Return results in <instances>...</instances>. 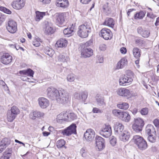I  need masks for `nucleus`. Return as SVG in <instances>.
<instances>
[{"instance_id":"obj_1","label":"nucleus","mask_w":159,"mask_h":159,"mask_svg":"<svg viewBox=\"0 0 159 159\" xmlns=\"http://www.w3.org/2000/svg\"><path fill=\"white\" fill-rule=\"evenodd\" d=\"M92 31L91 25L90 23L85 22L80 25L78 31V35L81 38L87 37Z\"/></svg>"},{"instance_id":"obj_2","label":"nucleus","mask_w":159,"mask_h":159,"mask_svg":"<svg viewBox=\"0 0 159 159\" xmlns=\"http://www.w3.org/2000/svg\"><path fill=\"white\" fill-rule=\"evenodd\" d=\"M134 143L138 147L139 149L143 151L146 149L148 145L146 141L139 135H135L134 136L132 139Z\"/></svg>"},{"instance_id":"obj_3","label":"nucleus","mask_w":159,"mask_h":159,"mask_svg":"<svg viewBox=\"0 0 159 159\" xmlns=\"http://www.w3.org/2000/svg\"><path fill=\"white\" fill-rule=\"evenodd\" d=\"M69 95L67 92L63 89L60 90L59 94L56 99L57 102L61 104H66L69 101Z\"/></svg>"},{"instance_id":"obj_4","label":"nucleus","mask_w":159,"mask_h":159,"mask_svg":"<svg viewBox=\"0 0 159 159\" xmlns=\"http://www.w3.org/2000/svg\"><path fill=\"white\" fill-rule=\"evenodd\" d=\"M130 75L127 74L121 76L119 80V84L120 85L125 86L126 84H130L133 80L132 79L133 73L130 71Z\"/></svg>"},{"instance_id":"obj_5","label":"nucleus","mask_w":159,"mask_h":159,"mask_svg":"<svg viewBox=\"0 0 159 159\" xmlns=\"http://www.w3.org/2000/svg\"><path fill=\"white\" fill-rule=\"evenodd\" d=\"M144 124V121L142 119L139 118H135L132 125L133 129L136 132H140L142 130Z\"/></svg>"},{"instance_id":"obj_6","label":"nucleus","mask_w":159,"mask_h":159,"mask_svg":"<svg viewBox=\"0 0 159 159\" xmlns=\"http://www.w3.org/2000/svg\"><path fill=\"white\" fill-rule=\"evenodd\" d=\"M6 27L7 30L11 33H15L17 30V23L12 20H10L7 22Z\"/></svg>"},{"instance_id":"obj_7","label":"nucleus","mask_w":159,"mask_h":159,"mask_svg":"<svg viewBox=\"0 0 159 159\" xmlns=\"http://www.w3.org/2000/svg\"><path fill=\"white\" fill-rule=\"evenodd\" d=\"M47 95L49 98L52 100L56 99L59 94L60 90H57L56 88L52 87H48L47 89Z\"/></svg>"},{"instance_id":"obj_8","label":"nucleus","mask_w":159,"mask_h":159,"mask_svg":"<svg viewBox=\"0 0 159 159\" xmlns=\"http://www.w3.org/2000/svg\"><path fill=\"white\" fill-rule=\"evenodd\" d=\"M76 126L74 123L72 124L69 126L64 129L62 131V133L64 135L69 136L72 134L76 133Z\"/></svg>"},{"instance_id":"obj_9","label":"nucleus","mask_w":159,"mask_h":159,"mask_svg":"<svg viewBox=\"0 0 159 159\" xmlns=\"http://www.w3.org/2000/svg\"><path fill=\"white\" fill-rule=\"evenodd\" d=\"M99 35L105 40L111 39L112 37V34L110 30L107 28L102 29Z\"/></svg>"},{"instance_id":"obj_10","label":"nucleus","mask_w":159,"mask_h":159,"mask_svg":"<svg viewBox=\"0 0 159 159\" xmlns=\"http://www.w3.org/2000/svg\"><path fill=\"white\" fill-rule=\"evenodd\" d=\"M100 134L103 137L108 138L112 134L111 128L110 125H106L103 127L99 131Z\"/></svg>"},{"instance_id":"obj_11","label":"nucleus","mask_w":159,"mask_h":159,"mask_svg":"<svg viewBox=\"0 0 159 159\" xmlns=\"http://www.w3.org/2000/svg\"><path fill=\"white\" fill-rule=\"evenodd\" d=\"M12 57L7 53H1L0 54V61L3 64L5 65L9 64L11 62Z\"/></svg>"},{"instance_id":"obj_12","label":"nucleus","mask_w":159,"mask_h":159,"mask_svg":"<svg viewBox=\"0 0 159 159\" xmlns=\"http://www.w3.org/2000/svg\"><path fill=\"white\" fill-rule=\"evenodd\" d=\"M96 148L98 151L102 150L105 147V141L104 139L101 137H96L95 139Z\"/></svg>"},{"instance_id":"obj_13","label":"nucleus","mask_w":159,"mask_h":159,"mask_svg":"<svg viewBox=\"0 0 159 159\" xmlns=\"http://www.w3.org/2000/svg\"><path fill=\"white\" fill-rule=\"evenodd\" d=\"M116 93L120 96L126 97L127 98L130 97L131 96L130 90L125 88L118 89L116 91Z\"/></svg>"},{"instance_id":"obj_14","label":"nucleus","mask_w":159,"mask_h":159,"mask_svg":"<svg viewBox=\"0 0 159 159\" xmlns=\"http://www.w3.org/2000/svg\"><path fill=\"white\" fill-rule=\"evenodd\" d=\"M95 135V132L91 129H87L84 134V136L87 141H91L93 140Z\"/></svg>"},{"instance_id":"obj_15","label":"nucleus","mask_w":159,"mask_h":159,"mask_svg":"<svg viewBox=\"0 0 159 159\" xmlns=\"http://www.w3.org/2000/svg\"><path fill=\"white\" fill-rule=\"evenodd\" d=\"M63 13H57L54 15V18L56 24L57 25H61L64 22L65 18Z\"/></svg>"},{"instance_id":"obj_16","label":"nucleus","mask_w":159,"mask_h":159,"mask_svg":"<svg viewBox=\"0 0 159 159\" xmlns=\"http://www.w3.org/2000/svg\"><path fill=\"white\" fill-rule=\"evenodd\" d=\"M39 105L41 108L45 109L49 105V102L47 98L44 97H40L38 98Z\"/></svg>"},{"instance_id":"obj_17","label":"nucleus","mask_w":159,"mask_h":159,"mask_svg":"<svg viewBox=\"0 0 159 159\" xmlns=\"http://www.w3.org/2000/svg\"><path fill=\"white\" fill-rule=\"evenodd\" d=\"M93 50L90 48L84 47L81 51V57L86 58L89 57L93 55Z\"/></svg>"},{"instance_id":"obj_18","label":"nucleus","mask_w":159,"mask_h":159,"mask_svg":"<svg viewBox=\"0 0 159 159\" xmlns=\"http://www.w3.org/2000/svg\"><path fill=\"white\" fill-rule=\"evenodd\" d=\"M25 4L24 0H15L12 3V6L16 9H20L23 7Z\"/></svg>"},{"instance_id":"obj_19","label":"nucleus","mask_w":159,"mask_h":159,"mask_svg":"<svg viewBox=\"0 0 159 159\" xmlns=\"http://www.w3.org/2000/svg\"><path fill=\"white\" fill-rule=\"evenodd\" d=\"M119 135L120 139L123 142H126L129 140L130 134L128 130H124Z\"/></svg>"},{"instance_id":"obj_20","label":"nucleus","mask_w":159,"mask_h":159,"mask_svg":"<svg viewBox=\"0 0 159 159\" xmlns=\"http://www.w3.org/2000/svg\"><path fill=\"white\" fill-rule=\"evenodd\" d=\"M137 30L138 34L144 38H148L149 35V31L146 29H143L142 27L138 28Z\"/></svg>"},{"instance_id":"obj_21","label":"nucleus","mask_w":159,"mask_h":159,"mask_svg":"<svg viewBox=\"0 0 159 159\" xmlns=\"http://www.w3.org/2000/svg\"><path fill=\"white\" fill-rule=\"evenodd\" d=\"M55 4L57 7L65 8L68 6L69 2L68 0H57Z\"/></svg>"},{"instance_id":"obj_22","label":"nucleus","mask_w":159,"mask_h":159,"mask_svg":"<svg viewBox=\"0 0 159 159\" xmlns=\"http://www.w3.org/2000/svg\"><path fill=\"white\" fill-rule=\"evenodd\" d=\"M124 126L120 123L117 122L114 125L115 133L119 134L124 130Z\"/></svg>"},{"instance_id":"obj_23","label":"nucleus","mask_w":159,"mask_h":159,"mask_svg":"<svg viewBox=\"0 0 159 159\" xmlns=\"http://www.w3.org/2000/svg\"><path fill=\"white\" fill-rule=\"evenodd\" d=\"M127 64V59L125 58H123L118 62L116 69H119L122 68Z\"/></svg>"},{"instance_id":"obj_24","label":"nucleus","mask_w":159,"mask_h":159,"mask_svg":"<svg viewBox=\"0 0 159 159\" xmlns=\"http://www.w3.org/2000/svg\"><path fill=\"white\" fill-rule=\"evenodd\" d=\"M44 113L41 111H36L30 114V117L33 119H35L36 118H39L43 117Z\"/></svg>"},{"instance_id":"obj_25","label":"nucleus","mask_w":159,"mask_h":159,"mask_svg":"<svg viewBox=\"0 0 159 159\" xmlns=\"http://www.w3.org/2000/svg\"><path fill=\"white\" fill-rule=\"evenodd\" d=\"M67 41L65 39L61 38L57 42L56 46L58 48L65 47L67 45Z\"/></svg>"},{"instance_id":"obj_26","label":"nucleus","mask_w":159,"mask_h":159,"mask_svg":"<svg viewBox=\"0 0 159 159\" xmlns=\"http://www.w3.org/2000/svg\"><path fill=\"white\" fill-rule=\"evenodd\" d=\"M96 100L97 104L99 106H105L106 103L104 102V99L100 95L97 94L95 97Z\"/></svg>"},{"instance_id":"obj_27","label":"nucleus","mask_w":159,"mask_h":159,"mask_svg":"<svg viewBox=\"0 0 159 159\" xmlns=\"http://www.w3.org/2000/svg\"><path fill=\"white\" fill-rule=\"evenodd\" d=\"M66 113H61L58 115L56 118L57 121L58 123H61L63 121H68V119H66Z\"/></svg>"},{"instance_id":"obj_28","label":"nucleus","mask_w":159,"mask_h":159,"mask_svg":"<svg viewBox=\"0 0 159 159\" xmlns=\"http://www.w3.org/2000/svg\"><path fill=\"white\" fill-rule=\"evenodd\" d=\"M115 24V21L112 18L107 17L106 18L105 21L104 22L103 25L113 28Z\"/></svg>"},{"instance_id":"obj_29","label":"nucleus","mask_w":159,"mask_h":159,"mask_svg":"<svg viewBox=\"0 0 159 159\" xmlns=\"http://www.w3.org/2000/svg\"><path fill=\"white\" fill-rule=\"evenodd\" d=\"M120 114V118L125 122H129L130 119V116L129 113L126 112H122Z\"/></svg>"},{"instance_id":"obj_30","label":"nucleus","mask_w":159,"mask_h":159,"mask_svg":"<svg viewBox=\"0 0 159 159\" xmlns=\"http://www.w3.org/2000/svg\"><path fill=\"white\" fill-rule=\"evenodd\" d=\"M146 132L148 135L154 134L156 133L153 126L151 125H148L146 128Z\"/></svg>"},{"instance_id":"obj_31","label":"nucleus","mask_w":159,"mask_h":159,"mask_svg":"<svg viewBox=\"0 0 159 159\" xmlns=\"http://www.w3.org/2000/svg\"><path fill=\"white\" fill-rule=\"evenodd\" d=\"M19 73L21 75L23 74L33 77V75L34 74V72L31 69H28L27 70L20 71H19Z\"/></svg>"},{"instance_id":"obj_32","label":"nucleus","mask_w":159,"mask_h":159,"mask_svg":"<svg viewBox=\"0 0 159 159\" xmlns=\"http://www.w3.org/2000/svg\"><path fill=\"white\" fill-rule=\"evenodd\" d=\"M7 141V139L4 138L0 142V153L2 152L6 148L7 145H8Z\"/></svg>"},{"instance_id":"obj_33","label":"nucleus","mask_w":159,"mask_h":159,"mask_svg":"<svg viewBox=\"0 0 159 159\" xmlns=\"http://www.w3.org/2000/svg\"><path fill=\"white\" fill-rule=\"evenodd\" d=\"M36 16L35 20L36 21H39L42 19L43 16L46 15L45 12H41L39 11H36L35 12Z\"/></svg>"},{"instance_id":"obj_34","label":"nucleus","mask_w":159,"mask_h":159,"mask_svg":"<svg viewBox=\"0 0 159 159\" xmlns=\"http://www.w3.org/2000/svg\"><path fill=\"white\" fill-rule=\"evenodd\" d=\"M141 50L137 47L134 48L133 49L134 56L136 58H139L141 56Z\"/></svg>"},{"instance_id":"obj_35","label":"nucleus","mask_w":159,"mask_h":159,"mask_svg":"<svg viewBox=\"0 0 159 159\" xmlns=\"http://www.w3.org/2000/svg\"><path fill=\"white\" fill-rule=\"evenodd\" d=\"M135 43L138 46L141 48H143L146 45L145 41L141 38L136 39L135 40Z\"/></svg>"},{"instance_id":"obj_36","label":"nucleus","mask_w":159,"mask_h":159,"mask_svg":"<svg viewBox=\"0 0 159 159\" xmlns=\"http://www.w3.org/2000/svg\"><path fill=\"white\" fill-rule=\"evenodd\" d=\"M117 107L119 108L126 110L129 107V105L127 102H120L117 105Z\"/></svg>"},{"instance_id":"obj_37","label":"nucleus","mask_w":159,"mask_h":159,"mask_svg":"<svg viewBox=\"0 0 159 159\" xmlns=\"http://www.w3.org/2000/svg\"><path fill=\"white\" fill-rule=\"evenodd\" d=\"M44 52L50 57H52L54 54V52L52 48H50L48 47H45L44 50Z\"/></svg>"},{"instance_id":"obj_38","label":"nucleus","mask_w":159,"mask_h":159,"mask_svg":"<svg viewBox=\"0 0 159 159\" xmlns=\"http://www.w3.org/2000/svg\"><path fill=\"white\" fill-rule=\"evenodd\" d=\"M43 42L42 40L38 37L35 38L34 39L33 41L32 44L34 46L38 47L40 45V43Z\"/></svg>"},{"instance_id":"obj_39","label":"nucleus","mask_w":159,"mask_h":159,"mask_svg":"<svg viewBox=\"0 0 159 159\" xmlns=\"http://www.w3.org/2000/svg\"><path fill=\"white\" fill-rule=\"evenodd\" d=\"M73 29H74L72 27L65 29L63 30V33L67 36L69 37L71 36L72 33L73 32Z\"/></svg>"},{"instance_id":"obj_40","label":"nucleus","mask_w":159,"mask_h":159,"mask_svg":"<svg viewBox=\"0 0 159 159\" xmlns=\"http://www.w3.org/2000/svg\"><path fill=\"white\" fill-rule=\"evenodd\" d=\"M66 119H68L67 121L74 120L77 118L76 115L74 113H70L68 114L66 113Z\"/></svg>"},{"instance_id":"obj_41","label":"nucleus","mask_w":159,"mask_h":159,"mask_svg":"<svg viewBox=\"0 0 159 159\" xmlns=\"http://www.w3.org/2000/svg\"><path fill=\"white\" fill-rule=\"evenodd\" d=\"M16 116L14 114L12 113L9 111H8L7 113V120L9 122H12L16 118Z\"/></svg>"},{"instance_id":"obj_42","label":"nucleus","mask_w":159,"mask_h":159,"mask_svg":"<svg viewBox=\"0 0 159 159\" xmlns=\"http://www.w3.org/2000/svg\"><path fill=\"white\" fill-rule=\"evenodd\" d=\"M65 141L63 139H61L58 141L57 142V147L58 148H61L64 147L66 148V147L65 146Z\"/></svg>"},{"instance_id":"obj_43","label":"nucleus","mask_w":159,"mask_h":159,"mask_svg":"<svg viewBox=\"0 0 159 159\" xmlns=\"http://www.w3.org/2000/svg\"><path fill=\"white\" fill-rule=\"evenodd\" d=\"M145 13L143 11H140L139 12L137 13L134 15V18L135 19H142L144 16Z\"/></svg>"},{"instance_id":"obj_44","label":"nucleus","mask_w":159,"mask_h":159,"mask_svg":"<svg viewBox=\"0 0 159 159\" xmlns=\"http://www.w3.org/2000/svg\"><path fill=\"white\" fill-rule=\"evenodd\" d=\"M69 60V58L64 55H60L58 57V61L61 62H66Z\"/></svg>"},{"instance_id":"obj_45","label":"nucleus","mask_w":159,"mask_h":159,"mask_svg":"<svg viewBox=\"0 0 159 159\" xmlns=\"http://www.w3.org/2000/svg\"><path fill=\"white\" fill-rule=\"evenodd\" d=\"M12 113L14 114L16 116L20 113V111L18 108L16 106H13L11 107V109L9 110Z\"/></svg>"},{"instance_id":"obj_46","label":"nucleus","mask_w":159,"mask_h":159,"mask_svg":"<svg viewBox=\"0 0 159 159\" xmlns=\"http://www.w3.org/2000/svg\"><path fill=\"white\" fill-rule=\"evenodd\" d=\"M88 93L86 91H84L80 93L81 100L84 102L88 97Z\"/></svg>"},{"instance_id":"obj_47","label":"nucleus","mask_w":159,"mask_h":159,"mask_svg":"<svg viewBox=\"0 0 159 159\" xmlns=\"http://www.w3.org/2000/svg\"><path fill=\"white\" fill-rule=\"evenodd\" d=\"M11 155V152L5 151L3 154V155L1 157L0 159H9Z\"/></svg>"},{"instance_id":"obj_48","label":"nucleus","mask_w":159,"mask_h":159,"mask_svg":"<svg viewBox=\"0 0 159 159\" xmlns=\"http://www.w3.org/2000/svg\"><path fill=\"white\" fill-rule=\"evenodd\" d=\"M66 78L68 81L72 82L74 81L75 80V76L74 74H71L67 75Z\"/></svg>"},{"instance_id":"obj_49","label":"nucleus","mask_w":159,"mask_h":159,"mask_svg":"<svg viewBox=\"0 0 159 159\" xmlns=\"http://www.w3.org/2000/svg\"><path fill=\"white\" fill-rule=\"evenodd\" d=\"M80 153L81 154L82 157H85L87 153L86 148L85 147H83L80 150Z\"/></svg>"},{"instance_id":"obj_50","label":"nucleus","mask_w":159,"mask_h":159,"mask_svg":"<svg viewBox=\"0 0 159 159\" xmlns=\"http://www.w3.org/2000/svg\"><path fill=\"white\" fill-rule=\"evenodd\" d=\"M148 141L151 143H154L156 140V137L153 134L148 135Z\"/></svg>"},{"instance_id":"obj_51","label":"nucleus","mask_w":159,"mask_h":159,"mask_svg":"<svg viewBox=\"0 0 159 159\" xmlns=\"http://www.w3.org/2000/svg\"><path fill=\"white\" fill-rule=\"evenodd\" d=\"M45 32L47 34H51L53 33V29L51 27L47 26Z\"/></svg>"},{"instance_id":"obj_52","label":"nucleus","mask_w":159,"mask_h":159,"mask_svg":"<svg viewBox=\"0 0 159 159\" xmlns=\"http://www.w3.org/2000/svg\"><path fill=\"white\" fill-rule=\"evenodd\" d=\"M0 10L8 14L11 13V11L9 9L1 6H0Z\"/></svg>"},{"instance_id":"obj_53","label":"nucleus","mask_w":159,"mask_h":159,"mask_svg":"<svg viewBox=\"0 0 159 159\" xmlns=\"http://www.w3.org/2000/svg\"><path fill=\"white\" fill-rule=\"evenodd\" d=\"M122 112L120 111L119 110L115 109L112 111V113L114 115L116 116H119L120 118V114Z\"/></svg>"},{"instance_id":"obj_54","label":"nucleus","mask_w":159,"mask_h":159,"mask_svg":"<svg viewBox=\"0 0 159 159\" xmlns=\"http://www.w3.org/2000/svg\"><path fill=\"white\" fill-rule=\"evenodd\" d=\"M140 112L142 115H146L148 114V109L146 108H143L141 110Z\"/></svg>"},{"instance_id":"obj_55","label":"nucleus","mask_w":159,"mask_h":159,"mask_svg":"<svg viewBox=\"0 0 159 159\" xmlns=\"http://www.w3.org/2000/svg\"><path fill=\"white\" fill-rule=\"evenodd\" d=\"M108 5V3L107 2L103 6V9L104 11H110V8L109 7Z\"/></svg>"},{"instance_id":"obj_56","label":"nucleus","mask_w":159,"mask_h":159,"mask_svg":"<svg viewBox=\"0 0 159 159\" xmlns=\"http://www.w3.org/2000/svg\"><path fill=\"white\" fill-rule=\"evenodd\" d=\"M93 111L94 113H102V112L101 110L96 107H94L93 108Z\"/></svg>"},{"instance_id":"obj_57","label":"nucleus","mask_w":159,"mask_h":159,"mask_svg":"<svg viewBox=\"0 0 159 159\" xmlns=\"http://www.w3.org/2000/svg\"><path fill=\"white\" fill-rule=\"evenodd\" d=\"M5 20V17L4 15L0 13V25L2 22Z\"/></svg>"},{"instance_id":"obj_58","label":"nucleus","mask_w":159,"mask_h":159,"mask_svg":"<svg viewBox=\"0 0 159 159\" xmlns=\"http://www.w3.org/2000/svg\"><path fill=\"white\" fill-rule=\"evenodd\" d=\"M74 98L78 100H81L80 93H75L74 94Z\"/></svg>"},{"instance_id":"obj_59","label":"nucleus","mask_w":159,"mask_h":159,"mask_svg":"<svg viewBox=\"0 0 159 159\" xmlns=\"http://www.w3.org/2000/svg\"><path fill=\"white\" fill-rule=\"evenodd\" d=\"M92 43V40H89L88 42H86L84 45V47L86 48L87 47L91 45Z\"/></svg>"},{"instance_id":"obj_60","label":"nucleus","mask_w":159,"mask_h":159,"mask_svg":"<svg viewBox=\"0 0 159 159\" xmlns=\"http://www.w3.org/2000/svg\"><path fill=\"white\" fill-rule=\"evenodd\" d=\"M99 48L100 50L104 51L106 50V46L104 44H102L100 45Z\"/></svg>"},{"instance_id":"obj_61","label":"nucleus","mask_w":159,"mask_h":159,"mask_svg":"<svg viewBox=\"0 0 159 159\" xmlns=\"http://www.w3.org/2000/svg\"><path fill=\"white\" fill-rule=\"evenodd\" d=\"M110 143L112 146H114L116 143V138H113L110 140Z\"/></svg>"},{"instance_id":"obj_62","label":"nucleus","mask_w":159,"mask_h":159,"mask_svg":"<svg viewBox=\"0 0 159 159\" xmlns=\"http://www.w3.org/2000/svg\"><path fill=\"white\" fill-rule=\"evenodd\" d=\"M153 122L156 127H159V120L155 119L154 120Z\"/></svg>"},{"instance_id":"obj_63","label":"nucleus","mask_w":159,"mask_h":159,"mask_svg":"<svg viewBox=\"0 0 159 159\" xmlns=\"http://www.w3.org/2000/svg\"><path fill=\"white\" fill-rule=\"evenodd\" d=\"M120 52L123 54H125L126 52V49L125 48L122 47L120 49Z\"/></svg>"},{"instance_id":"obj_64","label":"nucleus","mask_w":159,"mask_h":159,"mask_svg":"<svg viewBox=\"0 0 159 159\" xmlns=\"http://www.w3.org/2000/svg\"><path fill=\"white\" fill-rule=\"evenodd\" d=\"M41 2H42L43 4H48L50 2V0H39Z\"/></svg>"}]
</instances>
